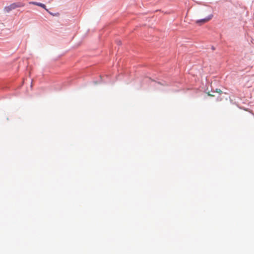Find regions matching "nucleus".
<instances>
[{"mask_svg":"<svg viewBox=\"0 0 254 254\" xmlns=\"http://www.w3.org/2000/svg\"><path fill=\"white\" fill-rule=\"evenodd\" d=\"M24 6V4L20 2L13 3L8 6H5L4 8V10L6 12H9L17 7H23Z\"/></svg>","mask_w":254,"mask_h":254,"instance_id":"nucleus-1","label":"nucleus"},{"mask_svg":"<svg viewBox=\"0 0 254 254\" xmlns=\"http://www.w3.org/2000/svg\"><path fill=\"white\" fill-rule=\"evenodd\" d=\"M212 17L213 15L211 14L203 19L196 20L195 23L201 25L210 21L212 18Z\"/></svg>","mask_w":254,"mask_h":254,"instance_id":"nucleus-2","label":"nucleus"},{"mask_svg":"<svg viewBox=\"0 0 254 254\" xmlns=\"http://www.w3.org/2000/svg\"><path fill=\"white\" fill-rule=\"evenodd\" d=\"M38 6H40V7L44 8L47 11H49L46 8V5L44 4L40 3V2H39L38 4Z\"/></svg>","mask_w":254,"mask_h":254,"instance_id":"nucleus-3","label":"nucleus"},{"mask_svg":"<svg viewBox=\"0 0 254 254\" xmlns=\"http://www.w3.org/2000/svg\"><path fill=\"white\" fill-rule=\"evenodd\" d=\"M38 3L39 2H35V1H30L29 2V4H34V5H37V6H38Z\"/></svg>","mask_w":254,"mask_h":254,"instance_id":"nucleus-4","label":"nucleus"},{"mask_svg":"<svg viewBox=\"0 0 254 254\" xmlns=\"http://www.w3.org/2000/svg\"><path fill=\"white\" fill-rule=\"evenodd\" d=\"M216 92L220 94L222 92V91L220 89H216Z\"/></svg>","mask_w":254,"mask_h":254,"instance_id":"nucleus-5","label":"nucleus"},{"mask_svg":"<svg viewBox=\"0 0 254 254\" xmlns=\"http://www.w3.org/2000/svg\"><path fill=\"white\" fill-rule=\"evenodd\" d=\"M208 95L209 96H214L213 95H212V94H210L209 92L207 93Z\"/></svg>","mask_w":254,"mask_h":254,"instance_id":"nucleus-6","label":"nucleus"},{"mask_svg":"<svg viewBox=\"0 0 254 254\" xmlns=\"http://www.w3.org/2000/svg\"><path fill=\"white\" fill-rule=\"evenodd\" d=\"M48 12H49L51 14H52V13H51V12H50L49 11H48ZM52 15H53V16H54V14H52Z\"/></svg>","mask_w":254,"mask_h":254,"instance_id":"nucleus-7","label":"nucleus"}]
</instances>
